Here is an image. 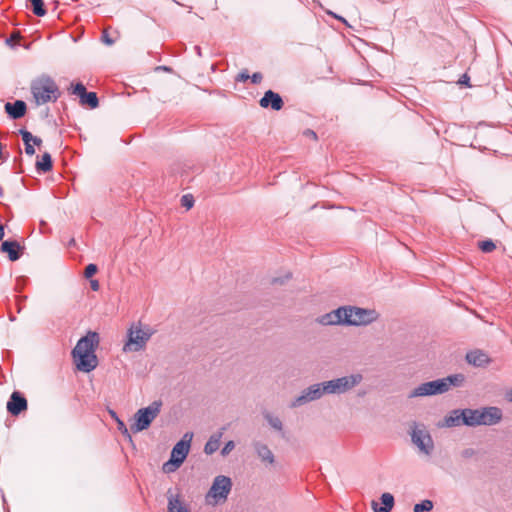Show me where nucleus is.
Segmentation results:
<instances>
[{
    "mask_svg": "<svg viewBox=\"0 0 512 512\" xmlns=\"http://www.w3.org/2000/svg\"><path fill=\"white\" fill-rule=\"evenodd\" d=\"M98 345L99 334L95 331H88L77 341L71 355L79 371L89 373L97 367L98 358L95 351Z\"/></svg>",
    "mask_w": 512,
    "mask_h": 512,
    "instance_id": "obj_1",
    "label": "nucleus"
},
{
    "mask_svg": "<svg viewBox=\"0 0 512 512\" xmlns=\"http://www.w3.org/2000/svg\"><path fill=\"white\" fill-rule=\"evenodd\" d=\"M31 93L38 105L57 101L60 91L56 82L48 75H41L31 82Z\"/></svg>",
    "mask_w": 512,
    "mask_h": 512,
    "instance_id": "obj_2",
    "label": "nucleus"
},
{
    "mask_svg": "<svg viewBox=\"0 0 512 512\" xmlns=\"http://www.w3.org/2000/svg\"><path fill=\"white\" fill-rule=\"evenodd\" d=\"M192 437V433H185L182 439L174 445L171 450L170 459L163 466L166 472L175 471L186 460L190 451Z\"/></svg>",
    "mask_w": 512,
    "mask_h": 512,
    "instance_id": "obj_3",
    "label": "nucleus"
},
{
    "mask_svg": "<svg viewBox=\"0 0 512 512\" xmlns=\"http://www.w3.org/2000/svg\"><path fill=\"white\" fill-rule=\"evenodd\" d=\"M162 407L160 400L153 401L150 405L140 408L134 414V422L131 424V431L138 433L150 427L153 420L158 416Z\"/></svg>",
    "mask_w": 512,
    "mask_h": 512,
    "instance_id": "obj_4",
    "label": "nucleus"
},
{
    "mask_svg": "<svg viewBox=\"0 0 512 512\" xmlns=\"http://www.w3.org/2000/svg\"><path fill=\"white\" fill-rule=\"evenodd\" d=\"M363 377L361 374H351L329 381L321 382L325 394H343L357 386Z\"/></svg>",
    "mask_w": 512,
    "mask_h": 512,
    "instance_id": "obj_5",
    "label": "nucleus"
},
{
    "mask_svg": "<svg viewBox=\"0 0 512 512\" xmlns=\"http://www.w3.org/2000/svg\"><path fill=\"white\" fill-rule=\"evenodd\" d=\"M473 427L494 426L503 419V411L497 406H484L472 409Z\"/></svg>",
    "mask_w": 512,
    "mask_h": 512,
    "instance_id": "obj_6",
    "label": "nucleus"
},
{
    "mask_svg": "<svg viewBox=\"0 0 512 512\" xmlns=\"http://www.w3.org/2000/svg\"><path fill=\"white\" fill-rule=\"evenodd\" d=\"M411 441L419 449V451L430 456L434 450V442L426 427L413 423L411 431Z\"/></svg>",
    "mask_w": 512,
    "mask_h": 512,
    "instance_id": "obj_7",
    "label": "nucleus"
},
{
    "mask_svg": "<svg viewBox=\"0 0 512 512\" xmlns=\"http://www.w3.org/2000/svg\"><path fill=\"white\" fill-rule=\"evenodd\" d=\"M152 333L145 332L140 327L134 324L129 328L127 333V342L125 343L124 351H139L143 349L150 339Z\"/></svg>",
    "mask_w": 512,
    "mask_h": 512,
    "instance_id": "obj_8",
    "label": "nucleus"
},
{
    "mask_svg": "<svg viewBox=\"0 0 512 512\" xmlns=\"http://www.w3.org/2000/svg\"><path fill=\"white\" fill-rule=\"evenodd\" d=\"M447 392V386L442 378L424 382L415 387L409 394V398L435 396Z\"/></svg>",
    "mask_w": 512,
    "mask_h": 512,
    "instance_id": "obj_9",
    "label": "nucleus"
},
{
    "mask_svg": "<svg viewBox=\"0 0 512 512\" xmlns=\"http://www.w3.org/2000/svg\"><path fill=\"white\" fill-rule=\"evenodd\" d=\"M232 488V481L224 475L216 476L206 498L212 497L216 502L226 500Z\"/></svg>",
    "mask_w": 512,
    "mask_h": 512,
    "instance_id": "obj_10",
    "label": "nucleus"
},
{
    "mask_svg": "<svg viewBox=\"0 0 512 512\" xmlns=\"http://www.w3.org/2000/svg\"><path fill=\"white\" fill-rule=\"evenodd\" d=\"M351 316L349 317V326H365L376 321L378 313L374 309L349 306Z\"/></svg>",
    "mask_w": 512,
    "mask_h": 512,
    "instance_id": "obj_11",
    "label": "nucleus"
},
{
    "mask_svg": "<svg viewBox=\"0 0 512 512\" xmlns=\"http://www.w3.org/2000/svg\"><path fill=\"white\" fill-rule=\"evenodd\" d=\"M324 391H322L321 383L312 384L306 389H304L299 396L294 398V400L290 403V408L300 407L304 404H307L311 401H315L320 399L324 395Z\"/></svg>",
    "mask_w": 512,
    "mask_h": 512,
    "instance_id": "obj_12",
    "label": "nucleus"
},
{
    "mask_svg": "<svg viewBox=\"0 0 512 512\" xmlns=\"http://www.w3.org/2000/svg\"><path fill=\"white\" fill-rule=\"evenodd\" d=\"M6 409L7 412L14 417H17L21 413L25 412L28 409V401L25 395L18 390H14L9 396Z\"/></svg>",
    "mask_w": 512,
    "mask_h": 512,
    "instance_id": "obj_13",
    "label": "nucleus"
},
{
    "mask_svg": "<svg viewBox=\"0 0 512 512\" xmlns=\"http://www.w3.org/2000/svg\"><path fill=\"white\" fill-rule=\"evenodd\" d=\"M259 105L264 109L270 108L274 111H279L284 107V101L279 93L269 89L264 92L259 100Z\"/></svg>",
    "mask_w": 512,
    "mask_h": 512,
    "instance_id": "obj_14",
    "label": "nucleus"
},
{
    "mask_svg": "<svg viewBox=\"0 0 512 512\" xmlns=\"http://www.w3.org/2000/svg\"><path fill=\"white\" fill-rule=\"evenodd\" d=\"M24 246H21L17 240H4L0 246V252L6 253L10 261L19 260L23 254Z\"/></svg>",
    "mask_w": 512,
    "mask_h": 512,
    "instance_id": "obj_15",
    "label": "nucleus"
},
{
    "mask_svg": "<svg viewBox=\"0 0 512 512\" xmlns=\"http://www.w3.org/2000/svg\"><path fill=\"white\" fill-rule=\"evenodd\" d=\"M465 360L469 365L477 368H484L488 366L492 361L489 355L480 349L468 351L466 353Z\"/></svg>",
    "mask_w": 512,
    "mask_h": 512,
    "instance_id": "obj_16",
    "label": "nucleus"
},
{
    "mask_svg": "<svg viewBox=\"0 0 512 512\" xmlns=\"http://www.w3.org/2000/svg\"><path fill=\"white\" fill-rule=\"evenodd\" d=\"M4 109L10 119L18 120L26 114L27 105L23 100H15L14 102H6Z\"/></svg>",
    "mask_w": 512,
    "mask_h": 512,
    "instance_id": "obj_17",
    "label": "nucleus"
},
{
    "mask_svg": "<svg viewBox=\"0 0 512 512\" xmlns=\"http://www.w3.org/2000/svg\"><path fill=\"white\" fill-rule=\"evenodd\" d=\"M381 506L376 501H372L373 512H391L394 507L395 499L391 493L385 492L380 496Z\"/></svg>",
    "mask_w": 512,
    "mask_h": 512,
    "instance_id": "obj_18",
    "label": "nucleus"
},
{
    "mask_svg": "<svg viewBox=\"0 0 512 512\" xmlns=\"http://www.w3.org/2000/svg\"><path fill=\"white\" fill-rule=\"evenodd\" d=\"M226 427H222L217 432L213 433L204 446V452L207 455H211L216 452L219 448L221 438L224 434Z\"/></svg>",
    "mask_w": 512,
    "mask_h": 512,
    "instance_id": "obj_19",
    "label": "nucleus"
},
{
    "mask_svg": "<svg viewBox=\"0 0 512 512\" xmlns=\"http://www.w3.org/2000/svg\"><path fill=\"white\" fill-rule=\"evenodd\" d=\"M332 313L337 325L349 326V317L351 316V309L349 306H340L332 310Z\"/></svg>",
    "mask_w": 512,
    "mask_h": 512,
    "instance_id": "obj_20",
    "label": "nucleus"
},
{
    "mask_svg": "<svg viewBox=\"0 0 512 512\" xmlns=\"http://www.w3.org/2000/svg\"><path fill=\"white\" fill-rule=\"evenodd\" d=\"M35 168L38 173H47L53 168V160L51 154L44 152L40 159L36 161Z\"/></svg>",
    "mask_w": 512,
    "mask_h": 512,
    "instance_id": "obj_21",
    "label": "nucleus"
},
{
    "mask_svg": "<svg viewBox=\"0 0 512 512\" xmlns=\"http://www.w3.org/2000/svg\"><path fill=\"white\" fill-rule=\"evenodd\" d=\"M255 451L258 457L263 461L269 464H273L275 461L274 454L270 450V448L266 444H262L257 442L255 444Z\"/></svg>",
    "mask_w": 512,
    "mask_h": 512,
    "instance_id": "obj_22",
    "label": "nucleus"
},
{
    "mask_svg": "<svg viewBox=\"0 0 512 512\" xmlns=\"http://www.w3.org/2000/svg\"><path fill=\"white\" fill-rule=\"evenodd\" d=\"M168 512H190V510L182 504L179 495H168Z\"/></svg>",
    "mask_w": 512,
    "mask_h": 512,
    "instance_id": "obj_23",
    "label": "nucleus"
},
{
    "mask_svg": "<svg viewBox=\"0 0 512 512\" xmlns=\"http://www.w3.org/2000/svg\"><path fill=\"white\" fill-rule=\"evenodd\" d=\"M79 103L82 106H87L91 109H95L99 106V99L96 92L87 91L79 98Z\"/></svg>",
    "mask_w": 512,
    "mask_h": 512,
    "instance_id": "obj_24",
    "label": "nucleus"
},
{
    "mask_svg": "<svg viewBox=\"0 0 512 512\" xmlns=\"http://www.w3.org/2000/svg\"><path fill=\"white\" fill-rule=\"evenodd\" d=\"M458 413V409H453L450 412H448V414L445 415L443 423L440 426L448 428L463 426V424L460 421V416Z\"/></svg>",
    "mask_w": 512,
    "mask_h": 512,
    "instance_id": "obj_25",
    "label": "nucleus"
},
{
    "mask_svg": "<svg viewBox=\"0 0 512 512\" xmlns=\"http://www.w3.org/2000/svg\"><path fill=\"white\" fill-rule=\"evenodd\" d=\"M442 380L446 383L448 391L451 387H462L465 383L466 377L462 373H457L443 377Z\"/></svg>",
    "mask_w": 512,
    "mask_h": 512,
    "instance_id": "obj_26",
    "label": "nucleus"
},
{
    "mask_svg": "<svg viewBox=\"0 0 512 512\" xmlns=\"http://www.w3.org/2000/svg\"><path fill=\"white\" fill-rule=\"evenodd\" d=\"M19 134L22 137L25 146V153L29 156H33L35 154L34 145L31 143L32 133L25 128L19 130Z\"/></svg>",
    "mask_w": 512,
    "mask_h": 512,
    "instance_id": "obj_27",
    "label": "nucleus"
},
{
    "mask_svg": "<svg viewBox=\"0 0 512 512\" xmlns=\"http://www.w3.org/2000/svg\"><path fill=\"white\" fill-rule=\"evenodd\" d=\"M263 417L264 419L267 421V423L273 428L275 429L276 431H279L281 432L282 436L284 437V432H283V423L282 421L280 420L279 417L277 416H274L272 413H270L269 411H264L263 413Z\"/></svg>",
    "mask_w": 512,
    "mask_h": 512,
    "instance_id": "obj_28",
    "label": "nucleus"
},
{
    "mask_svg": "<svg viewBox=\"0 0 512 512\" xmlns=\"http://www.w3.org/2000/svg\"><path fill=\"white\" fill-rule=\"evenodd\" d=\"M463 426L473 427L472 408H457Z\"/></svg>",
    "mask_w": 512,
    "mask_h": 512,
    "instance_id": "obj_29",
    "label": "nucleus"
},
{
    "mask_svg": "<svg viewBox=\"0 0 512 512\" xmlns=\"http://www.w3.org/2000/svg\"><path fill=\"white\" fill-rule=\"evenodd\" d=\"M30 5L34 15L38 17H43L47 14V10L45 8V4L43 0H27Z\"/></svg>",
    "mask_w": 512,
    "mask_h": 512,
    "instance_id": "obj_30",
    "label": "nucleus"
},
{
    "mask_svg": "<svg viewBox=\"0 0 512 512\" xmlns=\"http://www.w3.org/2000/svg\"><path fill=\"white\" fill-rule=\"evenodd\" d=\"M434 507L433 501L430 499H424L414 505V512H430Z\"/></svg>",
    "mask_w": 512,
    "mask_h": 512,
    "instance_id": "obj_31",
    "label": "nucleus"
},
{
    "mask_svg": "<svg viewBox=\"0 0 512 512\" xmlns=\"http://www.w3.org/2000/svg\"><path fill=\"white\" fill-rule=\"evenodd\" d=\"M478 247L483 253H491L495 250L496 245L492 239H485L478 242Z\"/></svg>",
    "mask_w": 512,
    "mask_h": 512,
    "instance_id": "obj_32",
    "label": "nucleus"
},
{
    "mask_svg": "<svg viewBox=\"0 0 512 512\" xmlns=\"http://www.w3.org/2000/svg\"><path fill=\"white\" fill-rule=\"evenodd\" d=\"M334 320L335 319H334V315H333L332 311H330L318 318V322L324 326L337 325Z\"/></svg>",
    "mask_w": 512,
    "mask_h": 512,
    "instance_id": "obj_33",
    "label": "nucleus"
},
{
    "mask_svg": "<svg viewBox=\"0 0 512 512\" xmlns=\"http://www.w3.org/2000/svg\"><path fill=\"white\" fill-rule=\"evenodd\" d=\"M87 92L86 87L82 82L72 83L71 84V93L77 95L79 98Z\"/></svg>",
    "mask_w": 512,
    "mask_h": 512,
    "instance_id": "obj_34",
    "label": "nucleus"
},
{
    "mask_svg": "<svg viewBox=\"0 0 512 512\" xmlns=\"http://www.w3.org/2000/svg\"><path fill=\"white\" fill-rule=\"evenodd\" d=\"M181 206L186 208L187 210L191 209L194 206V197L191 194H185L181 197Z\"/></svg>",
    "mask_w": 512,
    "mask_h": 512,
    "instance_id": "obj_35",
    "label": "nucleus"
},
{
    "mask_svg": "<svg viewBox=\"0 0 512 512\" xmlns=\"http://www.w3.org/2000/svg\"><path fill=\"white\" fill-rule=\"evenodd\" d=\"M98 272V266L94 263H90L85 267L84 276L86 278H91Z\"/></svg>",
    "mask_w": 512,
    "mask_h": 512,
    "instance_id": "obj_36",
    "label": "nucleus"
},
{
    "mask_svg": "<svg viewBox=\"0 0 512 512\" xmlns=\"http://www.w3.org/2000/svg\"><path fill=\"white\" fill-rule=\"evenodd\" d=\"M20 35L18 33H13L10 37L6 38L5 44L10 48L14 49L18 46L16 43V39H18Z\"/></svg>",
    "mask_w": 512,
    "mask_h": 512,
    "instance_id": "obj_37",
    "label": "nucleus"
},
{
    "mask_svg": "<svg viewBox=\"0 0 512 512\" xmlns=\"http://www.w3.org/2000/svg\"><path fill=\"white\" fill-rule=\"evenodd\" d=\"M101 41L107 45V46H111L115 43V40L113 38L110 37L109 33L107 30H104L102 32V35H101Z\"/></svg>",
    "mask_w": 512,
    "mask_h": 512,
    "instance_id": "obj_38",
    "label": "nucleus"
},
{
    "mask_svg": "<svg viewBox=\"0 0 512 512\" xmlns=\"http://www.w3.org/2000/svg\"><path fill=\"white\" fill-rule=\"evenodd\" d=\"M118 429L121 431V433L126 436L130 441H132V437L129 433V430L127 429L125 423L122 420L117 421Z\"/></svg>",
    "mask_w": 512,
    "mask_h": 512,
    "instance_id": "obj_39",
    "label": "nucleus"
},
{
    "mask_svg": "<svg viewBox=\"0 0 512 512\" xmlns=\"http://www.w3.org/2000/svg\"><path fill=\"white\" fill-rule=\"evenodd\" d=\"M235 447L234 441L230 440L225 443L224 447L221 450V455L226 456L228 455Z\"/></svg>",
    "mask_w": 512,
    "mask_h": 512,
    "instance_id": "obj_40",
    "label": "nucleus"
},
{
    "mask_svg": "<svg viewBox=\"0 0 512 512\" xmlns=\"http://www.w3.org/2000/svg\"><path fill=\"white\" fill-rule=\"evenodd\" d=\"M250 78V75L248 73V70L244 69L241 72H239L235 78L237 82H245Z\"/></svg>",
    "mask_w": 512,
    "mask_h": 512,
    "instance_id": "obj_41",
    "label": "nucleus"
},
{
    "mask_svg": "<svg viewBox=\"0 0 512 512\" xmlns=\"http://www.w3.org/2000/svg\"><path fill=\"white\" fill-rule=\"evenodd\" d=\"M249 79L253 84H259L263 79V75L260 72H254L252 75H250Z\"/></svg>",
    "mask_w": 512,
    "mask_h": 512,
    "instance_id": "obj_42",
    "label": "nucleus"
},
{
    "mask_svg": "<svg viewBox=\"0 0 512 512\" xmlns=\"http://www.w3.org/2000/svg\"><path fill=\"white\" fill-rule=\"evenodd\" d=\"M475 454L476 451L473 448H465L461 452V456L466 459L473 457Z\"/></svg>",
    "mask_w": 512,
    "mask_h": 512,
    "instance_id": "obj_43",
    "label": "nucleus"
},
{
    "mask_svg": "<svg viewBox=\"0 0 512 512\" xmlns=\"http://www.w3.org/2000/svg\"><path fill=\"white\" fill-rule=\"evenodd\" d=\"M291 273H287L284 277H276L272 279L273 284H283L286 280L291 278Z\"/></svg>",
    "mask_w": 512,
    "mask_h": 512,
    "instance_id": "obj_44",
    "label": "nucleus"
},
{
    "mask_svg": "<svg viewBox=\"0 0 512 512\" xmlns=\"http://www.w3.org/2000/svg\"><path fill=\"white\" fill-rule=\"evenodd\" d=\"M469 81H470V77L465 73V74H463V75L460 77V79H459L458 83H459L460 85L470 86Z\"/></svg>",
    "mask_w": 512,
    "mask_h": 512,
    "instance_id": "obj_45",
    "label": "nucleus"
},
{
    "mask_svg": "<svg viewBox=\"0 0 512 512\" xmlns=\"http://www.w3.org/2000/svg\"><path fill=\"white\" fill-rule=\"evenodd\" d=\"M90 286L93 291H98L100 288L99 281L96 279L90 280Z\"/></svg>",
    "mask_w": 512,
    "mask_h": 512,
    "instance_id": "obj_46",
    "label": "nucleus"
},
{
    "mask_svg": "<svg viewBox=\"0 0 512 512\" xmlns=\"http://www.w3.org/2000/svg\"><path fill=\"white\" fill-rule=\"evenodd\" d=\"M304 135H306L307 137H310V138H312V139H314V140H316V139H317V134H316V132H315V131H313V130H311V129H306V130L304 131Z\"/></svg>",
    "mask_w": 512,
    "mask_h": 512,
    "instance_id": "obj_47",
    "label": "nucleus"
},
{
    "mask_svg": "<svg viewBox=\"0 0 512 512\" xmlns=\"http://www.w3.org/2000/svg\"><path fill=\"white\" fill-rule=\"evenodd\" d=\"M328 14L333 16L334 18L340 20L341 22H343L344 24L348 25L347 21L345 18H343L342 16L340 15H337L336 13L332 12V11H328Z\"/></svg>",
    "mask_w": 512,
    "mask_h": 512,
    "instance_id": "obj_48",
    "label": "nucleus"
},
{
    "mask_svg": "<svg viewBox=\"0 0 512 512\" xmlns=\"http://www.w3.org/2000/svg\"><path fill=\"white\" fill-rule=\"evenodd\" d=\"M32 138H33V139H31V143H32L33 145L40 146V145L42 144V140H41V138H39V137H37V136H34L33 134H32Z\"/></svg>",
    "mask_w": 512,
    "mask_h": 512,
    "instance_id": "obj_49",
    "label": "nucleus"
},
{
    "mask_svg": "<svg viewBox=\"0 0 512 512\" xmlns=\"http://www.w3.org/2000/svg\"><path fill=\"white\" fill-rule=\"evenodd\" d=\"M5 236V227L0 224V241H4L3 238Z\"/></svg>",
    "mask_w": 512,
    "mask_h": 512,
    "instance_id": "obj_50",
    "label": "nucleus"
},
{
    "mask_svg": "<svg viewBox=\"0 0 512 512\" xmlns=\"http://www.w3.org/2000/svg\"><path fill=\"white\" fill-rule=\"evenodd\" d=\"M194 51H195V53H196L199 57H201V56H202V50H201V47H200L199 45L194 46Z\"/></svg>",
    "mask_w": 512,
    "mask_h": 512,
    "instance_id": "obj_51",
    "label": "nucleus"
},
{
    "mask_svg": "<svg viewBox=\"0 0 512 512\" xmlns=\"http://www.w3.org/2000/svg\"><path fill=\"white\" fill-rule=\"evenodd\" d=\"M28 279L24 276L17 278V286L20 285V283L24 284Z\"/></svg>",
    "mask_w": 512,
    "mask_h": 512,
    "instance_id": "obj_52",
    "label": "nucleus"
},
{
    "mask_svg": "<svg viewBox=\"0 0 512 512\" xmlns=\"http://www.w3.org/2000/svg\"><path fill=\"white\" fill-rule=\"evenodd\" d=\"M157 70L171 71L172 69L168 66H159L157 67Z\"/></svg>",
    "mask_w": 512,
    "mask_h": 512,
    "instance_id": "obj_53",
    "label": "nucleus"
},
{
    "mask_svg": "<svg viewBox=\"0 0 512 512\" xmlns=\"http://www.w3.org/2000/svg\"><path fill=\"white\" fill-rule=\"evenodd\" d=\"M506 398L509 402H512V389L507 392Z\"/></svg>",
    "mask_w": 512,
    "mask_h": 512,
    "instance_id": "obj_54",
    "label": "nucleus"
},
{
    "mask_svg": "<svg viewBox=\"0 0 512 512\" xmlns=\"http://www.w3.org/2000/svg\"><path fill=\"white\" fill-rule=\"evenodd\" d=\"M110 414H111V416H112L116 421L120 420V419L118 418V415H117V413H116L115 411L111 410V411H110Z\"/></svg>",
    "mask_w": 512,
    "mask_h": 512,
    "instance_id": "obj_55",
    "label": "nucleus"
},
{
    "mask_svg": "<svg viewBox=\"0 0 512 512\" xmlns=\"http://www.w3.org/2000/svg\"><path fill=\"white\" fill-rule=\"evenodd\" d=\"M211 70H212L213 72H215V71H216V65H215V64H213V65L211 66Z\"/></svg>",
    "mask_w": 512,
    "mask_h": 512,
    "instance_id": "obj_56",
    "label": "nucleus"
},
{
    "mask_svg": "<svg viewBox=\"0 0 512 512\" xmlns=\"http://www.w3.org/2000/svg\"><path fill=\"white\" fill-rule=\"evenodd\" d=\"M49 113V109L47 108L45 112H43V115L47 116Z\"/></svg>",
    "mask_w": 512,
    "mask_h": 512,
    "instance_id": "obj_57",
    "label": "nucleus"
},
{
    "mask_svg": "<svg viewBox=\"0 0 512 512\" xmlns=\"http://www.w3.org/2000/svg\"><path fill=\"white\" fill-rule=\"evenodd\" d=\"M49 113V109L47 108L45 112H43V115L47 116Z\"/></svg>",
    "mask_w": 512,
    "mask_h": 512,
    "instance_id": "obj_58",
    "label": "nucleus"
},
{
    "mask_svg": "<svg viewBox=\"0 0 512 512\" xmlns=\"http://www.w3.org/2000/svg\"><path fill=\"white\" fill-rule=\"evenodd\" d=\"M2 195H3V189H2V187L0 186V197H2Z\"/></svg>",
    "mask_w": 512,
    "mask_h": 512,
    "instance_id": "obj_59",
    "label": "nucleus"
},
{
    "mask_svg": "<svg viewBox=\"0 0 512 512\" xmlns=\"http://www.w3.org/2000/svg\"><path fill=\"white\" fill-rule=\"evenodd\" d=\"M73 244H74V239H72V240L70 241V245H73Z\"/></svg>",
    "mask_w": 512,
    "mask_h": 512,
    "instance_id": "obj_60",
    "label": "nucleus"
},
{
    "mask_svg": "<svg viewBox=\"0 0 512 512\" xmlns=\"http://www.w3.org/2000/svg\"><path fill=\"white\" fill-rule=\"evenodd\" d=\"M2 498H3V502L5 503L6 502L5 496L3 495Z\"/></svg>",
    "mask_w": 512,
    "mask_h": 512,
    "instance_id": "obj_61",
    "label": "nucleus"
}]
</instances>
